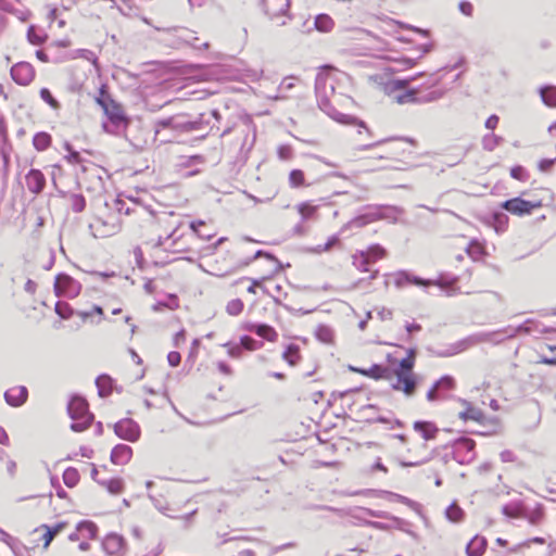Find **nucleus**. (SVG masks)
Wrapping results in <instances>:
<instances>
[{
	"label": "nucleus",
	"mask_w": 556,
	"mask_h": 556,
	"mask_svg": "<svg viewBox=\"0 0 556 556\" xmlns=\"http://www.w3.org/2000/svg\"><path fill=\"white\" fill-rule=\"evenodd\" d=\"M338 73L339 71L332 65L319 66L315 77V96L317 97L319 109L339 123L357 125L359 128H365L363 122L357 121L354 116L339 112L332 105V102L337 100L334 86Z\"/></svg>",
	"instance_id": "f257e3e1"
},
{
	"label": "nucleus",
	"mask_w": 556,
	"mask_h": 556,
	"mask_svg": "<svg viewBox=\"0 0 556 556\" xmlns=\"http://www.w3.org/2000/svg\"><path fill=\"white\" fill-rule=\"evenodd\" d=\"M503 341H505V337H503V331L495 330L490 332H478L457 341L446 350L438 351L437 355L440 357H450L458 353H462L468 350L469 348L478 345L480 343L500 344Z\"/></svg>",
	"instance_id": "f03ea898"
},
{
	"label": "nucleus",
	"mask_w": 556,
	"mask_h": 556,
	"mask_svg": "<svg viewBox=\"0 0 556 556\" xmlns=\"http://www.w3.org/2000/svg\"><path fill=\"white\" fill-rule=\"evenodd\" d=\"M67 413L73 422L71 429L81 432L89 428L93 421V414L89 412L87 400L80 395H73L67 404Z\"/></svg>",
	"instance_id": "7ed1b4c3"
},
{
	"label": "nucleus",
	"mask_w": 556,
	"mask_h": 556,
	"mask_svg": "<svg viewBox=\"0 0 556 556\" xmlns=\"http://www.w3.org/2000/svg\"><path fill=\"white\" fill-rule=\"evenodd\" d=\"M403 213V210L397 206L381 205L370 208L368 212L354 217L349 225L351 227L361 228L369 223L378 219H391L393 223L397 220V216Z\"/></svg>",
	"instance_id": "20e7f679"
},
{
	"label": "nucleus",
	"mask_w": 556,
	"mask_h": 556,
	"mask_svg": "<svg viewBox=\"0 0 556 556\" xmlns=\"http://www.w3.org/2000/svg\"><path fill=\"white\" fill-rule=\"evenodd\" d=\"M197 128L198 123L188 121L184 115L170 116L154 123V131L156 136L162 131H166L165 135L168 136H178Z\"/></svg>",
	"instance_id": "39448f33"
},
{
	"label": "nucleus",
	"mask_w": 556,
	"mask_h": 556,
	"mask_svg": "<svg viewBox=\"0 0 556 556\" xmlns=\"http://www.w3.org/2000/svg\"><path fill=\"white\" fill-rule=\"evenodd\" d=\"M53 290L54 294L59 298L65 296L74 299L80 293L81 285L72 276L65 273H60L55 276Z\"/></svg>",
	"instance_id": "423d86ee"
},
{
	"label": "nucleus",
	"mask_w": 556,
	"mask_h": 556,
	"mask_svg": "<svg viewBox=\"0 0 556 556\" xmlns=\"http://www.w3.org/2000/svg\"><path fill=\"white\" fill-rule=\"evenodd\" d=\"M96 102L103 109L104 113L114 124L124 122L125 116L123 109L108 93L105 85L101 86L99 97L96 98Z\"/></svg>",
	"instance_id": "0eeeda50"
},
{
	"label": "nucleus",
	"mask_w": 556,
	"mask_h": 556,
	"mask_svg": "<svg viewBox=\"0 0 556 556\" xmlns=\"http://www.w3.org/2000/svg\"><path fill=\"white\" fill-rule=\"evenodd\" d=\"M540 202H531L519 197L508 199L502 203V207L517 216H525L532 213L533 208L540 207Z\"/></svg>",
	"instance_id": "6e6552de"
},
{
	"label": "nucleus",
	"mask_w": 556,
	"mask_h": 556,
	"mask_svg": "<svg viewBox=\"0 0 556 556\" xmlns=\"http://www.w3.org/2000/svg\"><path fill=\"white\" fill-rule=\"evenodd\" d=\"M114 432L118 438L129 442H136L140 438V427L130 418L117 421L114 425Z\"/></svg>",
	"instance_id": "1a4fd4ad"
},
{
	"label": "nucleus",
	"mask_w": 556,
	"mask_h": 556,
	"mask_svg": "<svg viewBox=\"0 0 556 556\" xmlns=\"http://www.w3.org/2000/svg\"><path fill=\"white\" fill-rule=\"evenodd\" d=\"M264 13L270 18L285 15L290 8V0H255Z\"/></svg>",
	"instance_id": "9d476101"
},
{
	"label": "nucleus",
	"mask_w": 556,
	"mask_h": 556,
	"mask_svg": "<svg viewBox=\"0 0 556 556\" xmlns=\"http://www.w3.org/2000/svg\"><path fill=\"white\" fill-rule=\"evenodd\" d=\"M394 285L396 288L402 289L407 285H414L417 287H430L431 279H425L419 276L414 275L408 270H399L394 275Z\"/></svg>",
	"instance_id": "9b49d317"
},
{
	"label": "nucleus",
	"mask_w": 556,
	"mask_h": 556,
	"mask_svg": "<svg viewBox=\"0 0 556 556\" xmlns=\"http://www.w3.org/2000/svg\"><path fill=\"white\" fill-rule=\"evenodd\" d=\"M11 77L16 84L27 86L35 77L34 67L27 62H20L12 66Z\"/></svg>",
	"instance_id": "f8f14e48"
},
{
	"label": "nucleus",
	"mask_w": 556,
	"mask_h": 556,
	"mask_svg": "<svg viewBox=\"0 0 556 556\" xmlns=\"http://www.w3.org/2000/svg\"><path fill=\"white\" fill-rule=\"evenodd\" d=\"M125 540L117 533H109L102 541V547L108 555L119 556L125 551Z\"/></svg>",
	"instance_id": "ddd939ff"
},
{
	"label": "nucleus",
	"mask_w": 556,
	"mask_h": 556,
	"mask_svg": "<svg viewBox=\"0 0 556 556\" xmlns=\"http://www.w3.org/2000/svg\"><path fill=\"white\" fill-rule=\"evenodd\" d=\"M554 331V329L545 327L541 325L539 321L533 319H527L523 324L515 327V330H511V334L509 337H516L519 333L531 334V333H549Z\"/></svg>",
	"instance_id": "4468645a"
},
{
	"label": "nucleus",
	"mask_w": 556,
	"mask_h": 556,
	"mask_svg": "<svg viewBox=\"0 0 556 556\" xmlns=\"http://www.w3.org/2000/svg\"><path fill=\"white\" fill-rule=\"evenodd\" d=\"M396 381L392 383V389L402 391L406 396H413L417 389V378L415 375L395 376Z\"/></svg>",
	"instance_id": "2eb2a0df"
},
{
	"label": "nucleus",
	"mask_w": 556,
	"mask_h": 556,
	"mask_svg": "<svg viewBox=\"0 0 556 556\" xmlns=\"http://www.w3.org/2000/svg\"><path fill=\"white\" fill-rule=\"evenodd\" d=\"M27 189L34 193L39 194L46 187V178L41 170L31 168L25 176Z\"/></svg>",
	"instance_id": "dca6fc26"
},
{
	"label": "nucleus",
	"mask_w": 556,
	"mask_h": 556,
	"mask_svg": "<svg viewBox=\"0 0 556 556\" xmlns=\"http://www.w3.org/2000/svg\"><path fill=\"white\" fill-rule=\"evenodd\" d=\"M455 387V380L452 376L445 375L434 382L432 388L427 392V400L430 402L440 399L441 390H452Z\"/></svg>",
	"instance_id": "f3484780"
},
{
	"label": "nucleus",
	"mask_w": 556,
	"mask_h": 556,
	"mask_svg": "<svg viewBox=\"0 0 556 556\" xmlns=\"http://www.w3.org/2000/svg\"><path fill=\"white\" fill-rule=\"evenodd\" d=\"M28 396V390L24 386L11 388L4 392L5 402L12 407L23 405Z\"/></svg>",
	"instance_id": "a211bd4d"
},
{
	"label": "nucleus",
	"mask_w": 556,
	"mask_h": 556,
	"mask_svg": "<svg viewBox=\"0 0 556 556\" xmlns=\"http://www.w3.org/2000/svg\"><path fill=\"white\" fill-rule=\"evenodd\" d=\"M413 429L419 433L425 441L434 440L440 431L434 422L428 420H416L413 424Z\"/></svg>",
	"instance_id": "6ab92c4d"
},
{
	"label": "nucleus",
	"mask_w": 556,
	"mask_h": 556,
	"mask_svg": "<svg viewBox=\"0 0 556 556\" xmlns=\"http://www.w3.org/2000/svg\"><path fill=\"white\" fill-rule=\"evenodd\" d=\"M132 456V448L126 444H117L111 452L110 459L114 465H125Z\"/></svg>",
	"instance_id": "aec40b11"
},
{
	"label": "nucleus",
	"mask_w": 556,
	"mask_h": 556,
	"mask_svg": "<svg viewBox=\"0 0 556 556\" xmlns=\"http://www.w3.org/2000/svg\"><path fill=\"white\" fill-rule=\"evenodd\" d=\"M66 527V522L60 521L54 526L41 525L39 528L34 530V533L45 530L42 534L43 548L47 549L52 540Z\"/></svg>",
	"instance_id": "412c9836"
},
{
	"label": "nucleus",
	"mask_w": 556,
	"mask_h": 556,
	"mask_svg": "<svg viewBox=\"0 0 556 556\" xmlns=\"http://www.w3.org/2000/svg\"><path fill=\"white\" fill-rule=\"evenodd\" d=\"M359 374L370 377L376 380H378V379L390 380L393 376V374L389 367L380 365V364H374L368 369L359 370Z\"/></svg>",
	"instance_id": "4be33fe9"
},
{
	"label": "nucleus",
	"mask_w": 556,
	"mask_h": 556,
	"mask_svg": "<svg viewBox=\"0 0 556 556\" xmlns=\"http://www.w3.org/2000/svg\"><path fill=\"white\" fill-rule=\"evenodd\" d=\"M458 281V277L448 275V274H440L437 279L432 280L430 286H438L440 289L446 291L448 295L452 294L451 291H455V285Z\"/></svg>",
	"instance_id": "5701e85b"
},
{
	"label": "nucleus",
	"mask_w": 556,
	"mask_h": 556,
	"mask_svg": "<svg viewBox=\"0 0 556 556\" xmlns=\"http://www.w3.org/2000/svg\"><path fill=\"white\" fill-rule=\"evenodd\" d=\"M486 539L476 535L466 545V553L468 556H482L486 548Z\"/></svg>",
	"instance_id": "b1692460"
},
{
	"label": "nucleus",
	"mask_w": 556,
	"mask_h": 556,
	"mask_svg": "<svg viewBox=\"0 0 556 556\" xmlns=\"http://www.w3.org/2000/svg\"><path fill=\"white\" fill-rule=\"evenodd\" d=\"M476 447V442L472 439L469 438H460L456 440L454 444V453L456 456L465 453V454H471V456L467 459H471L473 457V451Z\"/></svg>",
	"instance_id": "393cba45"
},
{
	"label": "nucleus",
	"mask_w": 556,
	"mask_h": 556,
	"mask_svg": "<svg viewBox=\"0 0 556 556\" xmlns=\"http://www.w3.org/2000/svg\"><path fill=\"white\" fill-rule=\"evenodd\" d=\"M96 386L99 396L106 397L112 392L113 379L109 375L102 374L96 379Z\"/></svg>",
	"instance_id": "a878e982"
},
{
	"label": "nucleus",
	"mask_w": 556,
	"mask_h": 556,
	"mask_svg": "<svg viewBox=\"0 0 556 556\" xmlns=\"http://www.w3.org/2000/svg\"><path fill=\"white\" fill-rule=\"evenodd\" d=\"M464 404L467 405V408L464 412L459 413L460 419L483 422V420L485 419V416L480 408L471 406L467 401H464Z\"/></svg>",
	"instance_id": "bb28decb"
},
{
	"label": "nucleus",
	"mask_w": 556,
	"mask_h": 556,
	"mask_svg": "<svg viewBox=\"0 0 556 556\" xmlns=\"http://www.w3.org/2000/svg\"><path fill=\"white\" fill-rule=\"evenodd\" d=\"M250 330L268 341H275L277 339V332L271 326L267 324L253 325Z\"/></svg>",
	"instance_id": "cd10ccee"
},
{
	"label": "nucleus",
	"mask_w": 556,
	"mask_h": 556,
	"mask_svg": "<svg viewBox=\"0 0 556 556\" xmlns=\"http://www.w3.org/2000/svg\"><path fill=\"white\" fill-rule=\"evenodd\" d=\"M64 148L66 151L65 159L72 164H80L86 162V159L83 156V153L90 154V151L85 149L83 150V152L76 151L75 149H73L68 141H65Z\"/></svg>",
	"instance_id": "c85d7f7f"
},
{
	"label": "nucleus",
	"mask_w": 556,
	"mask_h": 556,
	"mask_svg": "<svg viewBox=\"0 0 556 556\" xmlns=\"http://www.w3.org/2000/svg\"><path fill=\"white\" fill-rule=\"evenodd\" d=\"M315 338L323 343L333 344L334 331L327 325H319L317 329H315Z\"/></svg>",
	"instance_id": "c756f323"
},
{
	"label": "nucleus",
	"mask_w": 556,
	"mask_h": 556,
	"mask_svg": "<svg viewBox=\"0 0 556 556\" xmlns=\"http://www.w3.org/2000/svg\"><path fill=\"white\" fill-rule=\"evenodd\" d=\"M422 75H424L422 73H419L416 76H412L409 78L390 80L386 85V90L389 93H392V92H394L396 90L406 89L412 81H414L417 77L422 76Z\"/></svg>",
	"instance_id": "7c9ffc66"
},
{
	"label": "nucleus",
	"mask_w": 556,
	"mask_h": 556,
	"mask_svg": "<svg viewBox=\"0 0 556 556\" xmlns=\"http://www.w3.org/2000/svg\"><path fill=\"white\" fill-rule=\"evenodd\" d=\"M98 483L106 488V490L114 495L122 493L124 490V482L121 478L99 480Z\"/></svg>",
	"instance_id": "2f4dec72"
},
{
	"label": "nucleus",
	"mask_w": 556,
	"mask_h": 556,
	"mask_svg": "<svg viewBox=\"0 0 556 556\" xmlns=\"http://www.w3.org/2000/svg\"><path fill=\"white\" fill-rule=\"evenodd\" d=\"M542 101L548 106H556V86H544L540 88Z\"/></svg>",
	"instance_id": "473e14b6"
},
{
	"label": "nucleus",
	"mask_w": 556,
	"mask_h": 556,
	"mask_svg": "<svg viewBox=\"0 0 556 556\" xmlns=\"http://www.w3.org/2000/svg\"><path fill=\"white\" fill-rule=\"evenodd\" d=\"M443 93L442 90H431L426 93H420L419 90L416 89V103L422 104L437 101L443 97Z\"/></svg>",
	"instance_id": "72a5a7b5"
},
{
	"label": "nucleus",
	"mask_w": 556,
	"mask_h": 556,
	"mask_svg": "<svg viewBox=\"0 0 556 556\" xmlns=\"http://www.w3.org/2000/svg\"><path fill=\"white\" fill-rule=\"evenodd\" d=\"M333 20L327 14H319L315 16V29L328 33L333 28Z\"/></svg>",
	"instance_id": "f704fd0d"
},
{
	"label": "nucleus",
	"mask_w": 556,
	"mask_h": 556,
	"mask_svg": "<svg viewBox=\"0 0 556 556\" xmlns=\"http://www.w3.org/2000/svg\"><path fill=\"white\" fill-rule=\"evenodd\" d=\"M464 515H465V513H464L463 508L459 507L456 502H453L445 509V517L451 522H459V521H462L463 518H464Z\"/></svg>",
	"instance_id": "c9c22d12"
},
{
	"label": "nucleus",
	"mask_w": 556,
	"mask_h": 556,
	"mask_svg": "<svg viewBox=\"0 0 556 556\" xmlns=\"http://www.w3.org/2000/svg\"><path fill=\"white\" fill-rule=\"evenodd\" d=\"M66 198L75 213H80L85 210L86 199L81 193H70Z\"/></svg>",
	"instance_id": "e433bc0d"
},
{
	"label": "nucleus",
	"mask_w": 556,
	"mask_h": 556,
	"mask_svg": "<svg viewBox=\"0 0 556 556\" xmlns=\"http://www.w3.org/2000/svg\"><path fill=\"white\" fill-rule=\"evenodd\" d=\"M415 366V362L412 357H404L400 361L399 366L394 370L395 376H405V375H414L413 369Z\"/></svg>",
	"instance_id": "4c0bfd02"
},
{
	"label": "nucleus",
	"mask_w": 556,
	"mask_h": 556,
	"mask_svg": "<svg viewBox=\"0 0 556 556\" xmlns=\"http://www.w3.org/2000/svg\"><path fill=\"white\" fill-rule=\"evenodd\" d=\"M77 532L86 533L89 539H94L98 532V527L90 520H84L77 523Z\"/></svg>",
	"instance_id": "58836bf2"
},
{
	"label": "nucleus",
	"mask_w": 556,
	"mask_h": 556,
	"mask_svg": "<svg viewBox=\"0 0 556 556\" xmlns=\"http://www.w3.org/2000/svg\"><path fill=\"white\" fill-rule=\"evenodd\" d=\"M363 253L368 256L371 263H375L386 255V249L380 244H372L368 247L366 251H363Z\"/></svg>",
	"instance_id": "ea45409f"
},
{
	"label": "nucleus",
	"mask_w": 556,
	"mask_h": 556,
	"mask_svg": "<svg viewBox=\"0 0 556 556\" xmlns=\"http://www.w3.org/2000/svg\"><path fill=\"white\" fill-rule=\"evenodd\" d=\"M63 481L66 486L74 488L79 482V472L74 467H68L63 472Z\"/></svg>",
	"instance_id": "a19ab883"
},
{
	"label": "nucleus",
	"mask_w": 556,
	"mask_h": 556,
	"mask_svg": "<svg viewBox=\"0 0 556 556\" xmlns=\"http://www.w3.org/2000/svg\"><path fill=\"white\" fill-rule=\"evenodd\" d=\"M372 263L369 261L368 256H366L363 251L353 256V265L361 271H370V265Z\"/></svg>",
	"instance_id": "79ce46f5"
},
{
	"label": "nucleus",
	"mask_w": 556,
	"mask_h": 556,
	"mask_svg": "<svg viewBox=\"0 0 556 556\" xmlns=\"http://www.w3.org/2000/svg\"><path fill=\"white\" fill-rule=\"evenodd\" d=\"M397 104L416 103V88L407 89L402 93L393 97Z\"/></svg>",
	"instance_id": "37998d69"
},
{
	"label": "nucleus",
	"mask_w": 556,
	"mask_h": 556,
	"mask_svg": "<svg viewBox=\"0 0 556 556\" xmlns=\"http://www.w3.org/2000/svg\"><path fill=\"white\" fill-rule=\"evenodd\" d=\"M54 312L62 319H70L75 313L68 303L61 301L55 303Z\"/></svg>",
	"instance_id": "c03bdc74"
},
{
	"label": "nucleus",
	"mask_w": 556,
	"mask_h": 556,
	"mask_svg": "<svg viewBox=\"0 0 556 556\" xmlns=\"http://www.w3.org/2000/svg\"><path fill=\"white\" fill-rule=\"evenodd\" d=\"M283 358L290 364L295 365L298 361L300 359V349L295 344H289L285 352H283Z\"/></svg>",
	"instance_id": "a18cd8bd"
},
{
	"label": "nucleus",
	"mask_w": 556,
	"mask_h": 556,
	"mask_svg": "<svg viewBox=\"0 0 556 556\" xmlns=\"http://www.w3.org/2000/svg\"><path fill=\"white\" fill-rule=\"evenodd\" d=\"M416 63L417 62L415 59L402 58V59L394 60L395 66L390 67L389 70H390V72L395 73V72L407 70V68H412L413 66L416 65Z\"/></svg>",
	"instance_id": "49530a36"
},
{
	"label": "nucleus",
	"mask_w": 556,
	"mask_h": 556,
	"mask_svg": "<svg viewBox=\"0 0 556 556\" xmlns=\"http://www.w3.org/2000/svg\"><path fill=\"white\" fill-rule=\"evenodd\" d=\"M502 513L508 518H519L523 516V508L517 504H506L503 506Z\"/></svg>",
	"instance_id": "de8ad7c7"
},
{
	"label": "nucleus",
	"mask_w": 556,
	"mask_h": 556,
	"mask_svg": "<svg viewBox=\"0 0 556 556\" xmlns=\"http://www.w3.org/2000/svg\"><path fill=\"white\" fill-rule=\"evenodd\" d=\"M315 438L318 440L317 445H315V455H327L328 453H333L336 451L334 444L326 443L316 433Z\"/></svg>",
	"instance_id": "09e8293b"
},
{
	"label": "nucleus",
	"mask_w": 556,
	"mask_h": 556,
	"mask_svg": "<svg viewBox=\"0 0 556 556\" xmlns=\"http://www.w3.org/2000/svg\"><path fill=\"white\" fill-rule=\"evenodd\" d=\"M77 55L79 58H83V59L91 62L92 65L94 66L96 71L100 72L98 56L96 55L94 52H92L91 50H87V49H79V50H77Z\"/></svg>",
	"instance_id": "8fccbe9b"
},
{
	"label": "nucleus",
	"mask_w": 556,
	"mask_h": 556,
	"mask_svg": "<svg viewBox=\"0 0 556 556\" xmlns=\"http://www.w3.org/2000/svg\"><path fill=\"white\" fill-rule=\"evenodd\" d=\"M202 163H204L203 156L200 154H194L190 156H181L178 165L181 167H189Z\"/></svg>",
	"instance_id": "3c124183"
},
{
	"label": "nucleus",
	"mask_w": 556,
	"mask_h": 556,
	"mask_svg": "<svg viewBox=\"0 0 556 556\" xmlns=\"http://www.w3.org/2000/svg\"><path fill=\"white\" fill-rule=\"evenodd\" d=\"M243 309V302L240 299H233L228 302L226 311L231 316L239 315Z\"/></svg>",
	"instance_id": "603ef678"
},
{
	"label": "nucleus",
	"mask_w": 556,
	"mask_h": 556,
	"mask_svg": "<svg viewBox=\"0 0 556 556\" xmlns=\"http://www.w3.org/2000/svg\"><path fill=\"white\" fill-rule=\"evenodd\" d=\"M556 162V144H555V155L551 157L541 159L538 163V168L540 172L546 173L552 169Z\"/></svg>",
	"instance_id": "864d4df0"
},
{
	"label": "nucleus",
	"mask_w": 556,
	"mask_h": 556,
	"mask_svg": "<svg viewBox=\"0 0 556 556\" xmlns=\"http://www.w3.org/2000/svg\"><path fill=\"white\" fill-rule=\"evenodd\" d=\"M261 256H265L266 258H268L273 263V265H274L273 273H276V271H278L280 269V267H281L280 262L274 255H271L270 253L265 252L263 250L256 251L254 256L251 258V261L255 260V258H258Z\"/></svg>",
	"instance_id": "5fc2aeb1"
},
{
	"label": "nucleus",
	"mask_w": 556,
	"mask_h": 556,
	"mask_svg": "<svg viewBox=\"0 0 556 556\" xmlns=\"http://www.w3.org/2000/svg\"><path fill=\"white\" fill-rule=\"evenodd\" d=\"M339 242H340V240H339L338 236H336V235L331 236L330 238H328V240L324 244L315 245V253L329 251L334 245L339 244Z\"/></svg>",
	"instance_id": "6e6d98bb"
},
{
	"label": "nucleus",
	"mask_w": 556,
	"mask_h": 556,
	"mask_svg": "<svg viewBox=\"0 0 556 556\" xmlns=\"http://www.w3.org/2000/svg\"><path fill=\"white\" fill-rule=\"evenodd\" d=\"M543 516H544V513H543L542 507H538L527 515L523 513L522 517L527 518L531 525H539L541 522V520L543 519Z\"/></svg>",
	"instance_id": "4d7b16f0"
},
{
	"label": "nucleus",
	"mask_w": 556,
	"mask_h": 556,
	"mask_svg": "<svg viewBox=\"0 0 556 556\" xmlns=\"http://www.w3.org/2000/svg\"><path fill=\"white\" fill-rule=\"evenodd\" d=\"M240 345L242 350L254 351L261 346V343L249 336H242L240 338Z\"/></svg>",
	"instance_id": "13d9d810"
},
{
	"label": "nucleus",
	"mask_w": 556,
	"mask_h": 556,
	"mask_svg": "<svg viewBox=\"0 0 556 556\" xmlns=\"http://www.w3.org/2000/svg\"><path fill=\"white\" fill-rule=\"evenodd\" d=\"M510 176L519 181H526L529 178L527 170L521 165H515L511 167Z\"/></svg>",
	"instance_id": "bf43d9fd"
},
{
	"label": "nucleus",
	"mask_w": 556,
	"mask_h": 556,
	"mask_svg": "<svg viewBox=\"0 0 556 556\" xmlns=\"http://www.w3.org/2000/svg\"><path fill=\"white\" fill-rule=\"evenodd\" d=\"M289 181L292 187H300L304 182V174L300 169H293L290 172Z\"/></svg>",
	"instance_id": "052dcab7"
},
{
	"label": "nucleus",
	"mask_w": 556,
	"mask_h": 556,
	"mask_svg": "<svg viewBox=\"0 0 556 556\" xmlns=\"http://www.w3.org/2000/svg\"><path fill=\"white\" fill-rule=\"evenodd\" d=\"M298 212L302 217V222L308 219L313 215V204L311 202H303L298 205Z\"/></svg>",
	"instance_id": "680f3d73"
},
{
	"label": "nucleus",
	"mask_w": 556,
	"mask_h": 556,
	"mask_svg": "<svg viewBox=\"0 0 556 556\" xmlns=\"http://www.w3.org/2000/svg\"><path fill=\"white\" fill-rule=\"evenodd\" d=\"M204 222L203 220H193L190 223V228L192 229V231H194L200 238L204 239V240H210L213 235L212 233H206V231H200L199 227L201 226H204Z\"/></svg>",
	"instance_id": "e2e57ef3"
},
{
	"label": "nucleus",
	"mask_w": 556,
	"mask_h": 556,
	"mask_svg": "<svg viewBox=\"0 0 556 556\" xmlns=\"http://www.w3.org/2000/svg\"><path fill=\"white\" fill-rule=\"evenodd\" d=\"M223 346L227 348V353L232 358H239L242 353V348L239 344H231L229 342L223 344Z\"/></svg>",
	"instance_id": "0e129e2a"
},
{
	"label": "nucleus",
	"mask_w": 556,
	"mask_h": 556,
	"mask_svg": "<svg viewBox=\"0 0 556 556\" xmlns=\"http://www.w3.org/2000/svg\"><path fill=\"white\" fill-rule=\"evenodd\" d=\"M40 97L41 99L47 102L50 106L52 108H58L59 106V102L53 98V96L51 94V92L49 91V89L47 88H42L40 90Z\"/></svg>",
	"instance_id": "69168bd1"
},
{
	"label": "nucleus",
	"mask_w": 556,
	"mask_h": 556,
	"mask_svg": "<svg viewBox=\"0 0 556 556\" xmlns=\"http://www.w3.org/2000/svg\"><path fill=\"white\" fill-rule=\"evenodd\" d=\"M482 248L480 244L476 241H471L469 245L466 248V252L471 257L476 258L478 255L481 254Z\"/></svg>",
	"instance_id": "338daca9"
},
{
	"label": "nucleus",
	"mask_w": 556,
	"mask_h": 556,
	"mask_svg": "<svg viewBox=\"0 0 556 556\" xmlns=\"http://www.w3.org/2000/svg\"><path fill=\"white\" fill-rule=\"evenodd\" d=\"M27 37L29 42H31L33 45H40L43 41L42 37L39 34H37L34 27H29Z\"/></svg>",
	"instance_id": "774afa93"
}]
</instances>
